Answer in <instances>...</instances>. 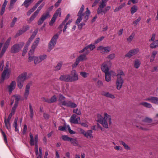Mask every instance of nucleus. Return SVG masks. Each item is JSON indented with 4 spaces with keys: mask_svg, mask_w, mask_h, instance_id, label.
Returning <instances> with one entry per match:
<instances>
[{
    "mask_svg": "<svg viewBox=\"0 0 158 158\" xmlns=\"http://www.w3.org/2000/svg\"><path fill=\"white\" fill-rule=\"evenodd\" d=\"M111 65V62L108 61L104 62L101 65V70L104 73L105 80L107 82L111 81V76L114 77L116 75L115 72L112 70L110 71Z\"/></svg>",
    "mask_w": 158,
    "mask_h": 158,
    "instance_id": "obj_1",
    "label": "nucleus"
},
{
    "mask_svg": "<svg viewBox=\"0 0 158 158\" xmlns=\"http://www.w3.org/2000/svg\"><path fill=\"white\" fill-rule=\"evenodd\" d=\"M106 6V4L100 2L99 6L98 9L97 14L98 15L105 14L110 9L111 7L110 6H106Z\"/></svg>",
    "mask_w": 158,
    "mask_h": 158,
    "instance_id": "obj_2",
    "label": "nucleus"
},
{
    "mask_svg": "<svg viewBox=\"0 0 158 158\" xmlns=\"http://www.w3.org/2000/svg\"><path fill=\"white\" fill-rule=\"evenodd\" d=\"M111 118L110 115L105 113L104 114V119L100 123L102 124L103 126L105 128H108V123L110 125L111 123Z\"/></svg>",
    "mask_w": 158,
    "mask_h": 158,
    "instance_id": "obj_3",
    "label": "nucleus"
},
{
    "mask_svg": "<svg viewBox=\"0 0 158 158\" xmlns=\"http://www.w3.org/2000/svg\"><path fill=\"white\" fill-rule=\"evenodd\" d=\"M24 45L23 42L14 45L11 48L10 52L12 53H16L19 52Z\"/></svg>",
    "mask_w": 158,
    "mask_h": 158,
    "instance_id": "obj_4",
    "label": "nucleus"
},
{
    "mask_svg": "<svg viewBox=\"0 0 158 158\" xmlns=\"http://www.w3.org/2000/svg\"><path fill=\"white\" fill-rule=\"evenodd\" d=\"M59 35L56 34L54 35L51 39L48 44V51L50 52L55 46L57 42V40L58 39Z\"/></svg>",
    "mask_w": 158,
    "mask_h": 158,
    "instance_id": "obj_5",
    "label": "nucleus"
},
{
    "mask_svg": "<svg viewBox=\"0 0 158 158\" xmlns=\"http://www.w3.org/2000/svg\"><path fill=\"white\" fill-rule=\"evenodd\" d=\"M10 70L6 67V69H5L2 72L1 79L0 80V83H3L5 79H8L10 75Z\"/></svg>",
    "mask_w": 158,
    "mask_h": 158,
    "instance_id": "obj_6",
    "label": "nucleus"
},
{
    "mask_svg": "<svg viewBox=\"0 0 158 158\" xmlns=\"http://www.w3.org/2000/svg\"><path fill=\"white\" fill-rule=\"evenodd\" d=\"M29 136L30 137V144L31 145L33 146L35 145V148H38V135H36L35 136L34 140L33 136L32 134L30 133L29 135Z\"/></svg>",
    "mask_w": 158,
    "mask_h": 158,
    "instance_id": "obj_7",
    "label": "nucleus"
},
{
    "mask_svg": "<svg viewBox=\"0 0 158 158\" xmlns=\"http://www.w3.org/2000/svg\"><path fill=\"white\" fill-rule=\"evenodd\" d=\"M97 50L99 51L102 54H104L105 53L109 52L110 51L111 47L109 46L104 47L101 46L97 47Z\"/></svg>",
    "mask_w": 158,
    "mask_h": 158,
    "instance_id": "obj_8",
    "label": "nucleus"
},
{
    "mask_svg": "<svg viewBox=\"0 0 158 158\" xmlns=\"http://www.w3.org/2000/svg\"><path fill=\"white\" fill-rule=\"evenodd\" d=\"M61 103L62 105L72 108H75L77 106L76 103L70 101H66L64 100L62 101Z\"/></svg>",
    "mask_w": 158,
    "mask_h": 158,
    "instance_id": "obj_9",
    "label": "nucleus"
},
{
    "mask_svg": "<svg viewBox=\"0 0 158 158\" xmlns=\"http://www.w3.org/2000/svg\"><path fill=\"white\" fill-rule=\"evenodd\" d=\"M50 16L48 11L46 12V13L43 14L40 19L38 22V24L40 25L42 24L44 21L47 18Z\"/></svg>",
    "mask_w": 158,
    "mask_h": 158,
    "instance_id": "obj_10",
    "label": "nucleus"
},
{
    "mask_svg": "<svg viewBox=\"0 0 158 158\" xmlns=\"http://www.w3.org/2000/svg\"><path fill=\"white\" fill-rule=\"evenodd\" d=\"M85 9V7L83 5H82L78 13L77 16H78L76 21V23L78 24L82 20V15Z\"/></svg>",
    "mask_w": 158,
    "mask_h": 158,
    "instance_id": "obj_11",
    "label": "nucleus"
},
{
    "mask_svg": "<svg viewBox=\"0 0 158 158\" xmlns=\"http://www.w3.org/2000/svg\"><path fill=\"white\" fill-rule=\"evenodd\" d=\"M124 83V80L123 78H117L116 81V86L117 89L119 90L121 88Z\"/></svg>",
    "mask_w": 158,
    "mask_h": 158,
    "instance_id": "obj_12",
    "label": "nucleus"
},
{
    "mask_svg": "<svg viewBox=\"0 0 158 158\" xmlns=\"http://www.w3.org/2000/svg\"><path fill=\"white\" fill-rule=\"evenodd\" d=\"M30 85L29 84H27L25 87L23 94V98L24 100H27L30 94Z\"/></svg>",
    "mask_w": 158,
    "mask_h": 158,
    "instance_id": "obj_13",
    "label": "nucleus"
},
{
    "mask_svg": "<svg viewBox=\"0 0 158 158\" xmlns=\"http://www.w3.org/2000/svg\"><path fill=\"white\" fill-rule=\"evenodd\" d=\"M139 51V49L138 48L131 49L125 55V56L130 58L132 56L137 54Z\"/></svg>",
    "mask_w": 158,
    "mask_h": 158,
    "instance_id": "obj_14",
    "label": "nucleus"
},
{
    "mask_svg": "<svg viewBox=\"0 0 158 158\" xmlns=\"http://www.w3.org/2000/svg\"><path fill=\"white\" fill-rule=\"evenodd\" d=\"M77 115L75 114H73L70 119V122L71 123L74 124H77L80 122V118L79 117L76 118Z\"/></svg>",
    "mask_w": 158,
    "mask_h": 158,
    "instance_id": "obj_15",
    "label": "nucleus"
},
{
    "mask_svg": "<svg viewBox=\"0 0 158 158\" xmlns=\"http://www.w3.org/2000/svg\"><path fill=\"white\" fill-rule=\"evenodd\" d=\"M71 75L72 76L70 75V82L76 81L78 80V76L75 70H73L71 72Z\"/></svg>",
    "mask_w": 158,
    "mask_h": 158,
    "instance_id": "obj_16",
    "label": "nucleus"
},
{
    "mask_svg": "<svg viewBox=\"0 0 158 158\" xmlns=\"http://www.w3.org/2000/svg\"><path fill=\"white\" fill-rule=\"evenodd\" d=\"M27 73L24 72L20 74L17 78V81L24 82L27 78Z\"/></svg>",
    "mask_w": 158,
    "mask_h": 158,
    "instance_id": "obj_17",
    "label": "nucleus"
},
{
    "mask_svg": "<svg viewBox=\"0 0 158 158\" xmlns=\"http://www.w3.org/2000/svg\"><path fill=\"white\" fill-rule=\"evenodd\" d=\"M59 79L61 81H64L66 82H70V75L65 74L60 76Z\"/></svg>",
    "mask_w": 158,
    "mask_h": 158,
    "instance_id": "obj_18",
    "label": "nucleus"
},
{
    "mask_svg": "<svg viewBox=\"0 0 158 158\" xmlns=\"http://www.w3.org/2000/svg\"><path fill=\"white\" fill-rule=\"evenodd\" d=\"M16 85V82L13 81L11 82L10 85L7 86V89L10 93H11L12 91L15 89Z\"/></svg>",
    "mask_w": 158,
    "mask_h": 158,
    "instance_id": "obj_19",
    "label": "nucleus"
},
{
    "mask_svg": "<svg viewBox=\"0 0 158 158\" xmlns=\"http://www.w3.org/2000/svg\"><path fill=\"white\" fill-rule=\"evenodd\" d=\"M90 13V12L88 8H86V11L85 13H82V17L83 16L84 21L85 22H86L88 20Z\"/></svg>",
    "mask_w": 158,
    "mask_h": 158,
    "instance_id": "obj_20",
    "label": "nucleus"
},
{
    "mask_svg": "<svg viewBox=\"0 0 158 158\" xmlns=\"http://www.w3.org/2000/svg\"><path fill=\"white\" fill-rule=\"evenodd\" d=\"M145 101H148L151 103L158 105V98L155 97H151L145 99Z\"/></svg>",
    "mask_w": 158,
    "mask_h": 158,
    "instance_id": "obj_21",
    "label": "nucleus"
},
{
    "mask_svg": "<svg viewBox=\"0 0 158 158\" xmlns=\"http://www.w3.org/2000/svg\"><path fill=\"white\" fill-rule=\"evenodd\" d=\"M101 95L112 99H114L115 98V97L114 95L110 94L108 92L102 91L101 92Z\"/></svg>",
    "mask_w": 158,
    "mask_h": 158,
    "instance_id": "obj_22",
    "label": "nucleus"
},
{
    "mask_svg": "<svg viewBox=\"0 0 158 158\" xmlns=\"http://www.w3.org/2000/svg\"><path fill=\"white\" fill-rule=\"evenodd\" d=\"M101 95L112 99H114L115 98V97L114 95L110 94L108 92L102 91L101 92Z\"/></svg>",
    "mask_w": 158,
    "mask_h": 158,
    "instance_id": "obj_23",
    "label": "nucleus"
},
{
    "mask_svg": "<svg viewBox=\"0 0 158 158\" xmlns=\"http://www.w3.org/2000/svg\"><path fill=\"white\" fill-rule=\"evenodd\" d=\"M92 131L91 130H88L86 132H85L84 135L87 138H93V137L92 135Z\"/></svg>",
    "mask_w": 158,
    "mask_h": 158,
    "instance_id": "obj_24",
    "label": "nucleus"
},
{
    "mask_svg": "<svg viewBox=\"0 0 158 158\" xmlns=\"http://www.w3.org/2000/svg\"><path fill=\"white\" fill-rule=\"evenodd\" d=\"M87 59L85 55L81 54L76 59L80 62V61H83L87 60Z\"/></svg>",
    "mask_w": 158,
    "mask_h": 158,
    "instance_id": "obj_25",
    "label": "nucleus"
},
{
    "mask_svg": "<svg viewBox=\"0 0 158 158\" xmlns=\"http://www.w3.org/2000/svg\"><path fill=\"white\" fill-rule=\"evenodd\" d=\"M158 47V40H156L150 44V47L152 49L156 48Z\"/></svg>",
    "mask_w": 158,
    "mask_h": 158,
    "instance_id": "obj_26",
    "label": "nucleus"
},
{
    "mask_svg": "<svg viewBox=\"0 0 158 158\" xmlns=\"http://www.w3.org/2000/svg\"><path fill=\"white\" fill-rule=\"evenodd\" d=\"M54 17L57 18L58 16L61 17V9L60 8H58L56 11L53 15Z\"/></svg>",
    "mask_w": 158,
    "mask_h": 158,
    "instance_id": "obj_27",
    "label": "nucleus"
},
{
    "mask_svg": "<svg viewBox=\"0 0 158 158\" xmlns=\"http://www.w3.org/2000/svg\"><path fill=\"white\" fill-rule=\"evenodd\" d=\"M33 1V0H25L22 6H24L25 7L27 8Z\"/></svg>",
    "mask_w": 158,
    "mask_h": 158,
    "instance_id": "obj_28",
    "label": "nucleus"
},
{
    "mask_svg": "<svg viewBox=\"0 0 158 158\" xmlns=\"http://www.w3.org/2000/svg\"><path fill=\"white\" fill-rule=\"evenodd\" d=\"M17 0H10L9 6L8 9L9 10H10L14 7V6Z\"/></svg>",
    "mask_w": 158,
    "mask_h": 158,
    "instance_id": "obj_29",
    "label": "nucleus"
},
{
    "mask_svg": "<svg viewBox=\"0 0 158 158\" xmlns=\"http://www.w3.org/2000/svg\"><path fill=\"white\" fill-rule=\"evenodd\" d=\"M4 121L6 128L8 130L10 129L11 128V126L10 121H7L6 117L4 118Z\"/></svg>",
    "mask_w": 158,
    "mask_h": 158,
    "instance_id": "obj_30",
    "label": "nucleus"
},
{
    "mask_svg": "<svg viewBox=\"0 0 158 158\" xmlns=\"http://www.w3.org/2000/svg\"><path fill=\"white\" fill-rule=\"evenodd\" d=\"M29 112L30 113V116L31 118L32 119L33 118L34 116V112L33 109L32 107V106L31 103H30L29 104Z\"/></svg>",
    "mask_w": 158,
    "mask_h": 158,
    "instance_id": "obj_31",
    "label": "nucleus"
},
{
    "mask_svg": "<svg viewBox=\"0 0 158 158\" xmlns=\"http://www.w3.org/2000/svg\"><path fill=\"white\" fill-rule=\"evenodd\" d=\"M140 105H142L144 106V107H145L147 108H151L152 107V105L149 103H148L147 102H142L141 103H140Z\"/></svg>",
    "mask_w": 158,
    "mask_h": 158,
    "instance_id": "obj_32",
    "label": "nucleus"
},
{
    "mask_svg": "<svg viewBox=\"0 0 158 158\" xmlns=\"http://www.w3.org/2000/svg\"><path fill=\"white\" fill-rule=\"evenodd\" d=\"M37 15H38L37 14L34 12L29 18V19L27 20L28 23H31L33 20H34Z\"/></svg>",
    "mask_w": 158,
    "mask_h": 158,
    "instance_id": "obj_33",
    "label": "nucleus"
},
{
    "mask_svg": "<svg viewBox=\"0 0 158 158\" xmlns=\"http://www.w3.org/2000/svg\"><path fill=\"white\" fill-rule=\"evenodd\" d=\"M18 118L17 117H16L15 118L14 123L13 124V126L14 127H15V131H19L18 129L17 128L18 125L17 123V121H18Z\"/></svg>",
    "mask_w": 158,
    "mask_h": 158,
    "instance_id": "obj_34",
    "label": "nucleus"
},
{
    "mask_svg": "<svg viewBox=\"0 0 158 158\" xmlns=\"http://www.w3.org/2000/svg\"><path fill=\"white\" fill-rule=\"evenodd\" d=\"M57 100L56 96L55 95H53L50 99H49V103L54 102Z\"/></svg>",
    "mask_w": 158,
    "mask_h": 158,
    "instance_id": "obj_35",
    "label": "nucleus"
},
{
    "mask_svg": "<svg viewBox=\"0 0 158 158\" xmlns=\"http://www.w3.org/2000/svg\"><path fill=\"white\" fill-rule=\"evenodd\" d=\"M138 10V7L136 5H134L132 6L131 9V12L132 14L136 12Z\"/></svg>",
    "mask_w": 158,
    "mask_h": 158,
    "instance_id": "obj_36",
    "label": "nucleus"
},
{
    "mask_svg": "<svg viewBox=\"0 0 158 158\" xmlns=\"http://www.w3.org/2000/svg\"><path fill=\"white\" fill-rule=\"evenodd\" d=\"M17 86L20 89H22L24 85V82L17 81Z\"/></svg>",
    "mask_w": 158,
    "mask_h": 158,
    "instance_id": "obj_37",
    "label": "nucleus"
},
{
    "mask_svg": "<svg viewBox=\"0 0 158 158\" xmlns=\"http://www.w3.org/2000/svg\"><path fill=\"white\" fill-rule=\"evenodd\" d=\"M103 119L104 118L100 114H98L96 120L97 122L100 123L101 122H102Z\"/></svg>",
    "mask_w": 158,
    "mask_h": 158,
    "instance_id": "obj_38",
    "label": "nucleus"
},
{
    "mask_svg": "<svg viewBox=\"0 0 158 158\" xmlns=\"http://www.w3.org/2000/svg\"><path fill=\"white\" fill-rule=\"evenodd\" d=\"M135 35V34L134 33H132L129 37L127 39V40L128 42L129 43L131 42L133 39Z\"/></svg>",
    "mask_w": 158,
    "mask_h": 158,
    "instance_id": "obj_39",
    "label": "nucleus"
},
{
    "mask_svg": "<svg viewBox=\"0 0 158 158\" xmlns=\"http://www.w3.org/2000/svg\"><path fill=\"white\" fill-rule=\"evenodd\" d=\"M126 4L125 3H123L120 5L119 6L117 7L114 10V11L115 12H117L125 6Z\"/></svg>",
    "mask_w": 158,
    "mask_h": 158,
    "instance_id": "obj_40",
    "label": "nucleus"
},
{
    "mask_svg": "<svg viewBox=\"0 0 158 158\" xmlns=\"http://www.w3.org/2000/svg\"><path fill=\"white\" fill-rule=\"evenodd\" d=\"M13 97H15V103H17V105H18L19 101L20 100L21 96L19 95H15L13 96Z\"/></svg>",
    "mask_w": 158,
    "mask_h": 158,
    "instance_id": "obj_41",
    "label": "nucleus"
},
{
    "mask_svg": "<svg viewBox=\"0 0 158 158\" xmlns=\"http://www.w3.org/2000/svg\"><path fill=\"white\" fill-rule=\"evenodd\" d=\"M140 64V62L139 60H137L135 61L134 66L135 68L138 69L139 67Z\"/></svg>",
    "mask_w": 158,
    "mask_h": 158,
    "instance_id": "obj_42",
    "label": "nucleus"
},
{
    "mask_svg": "<svg viewBox=\"0 0 158 158\" xmlns=\"http://www.w3.org/2000/svg\"><path fill=\"white\" fill-rule=\"evenodd\" d=\"M86 47L87 50L89 48L91 51L93 50L95 48V45L92 44L89 45Z\"/></svg>",
    "mask_w": 158,
    "mask_h": 158,
    "instance_id": "obj_43",
    "label": "nucleus"
},
{
    "mask_svg": "<svg viewBox=\"0 0 158 158\" xmlns=\"http://www.w3.org/2000/svg\"><path fill=\"white\" fill-rule=\"evenodd\" d=\"M11 38L10 37H9L7 39L6 42H5L4 44V45L3 46L4 47L8 48L9 45L10 44V42L11 40Z\"/></svg>",
    "mask_w": 158,
    "mask_h": 158,
    "instance_id": "obj_44",
    "label": "nucleus"
},
{
    "mask_svg": "<svg viewBox=\"0 0 158 158\" xmlns=\"http://www.w3.org/2000/svg\"><path fill=\"white\" fill-rule=\"evenodd\" d=\"M115 57V54L114 53H112L108 55L106 58L109 60L113 59Z\"/></svg>",
    "mask_w": 158,
    "mask_h": 158,
    "instance_id": "obj_45",
    "label": "nucleus"
},
{
    "mask_svg": "<svg viewBox=\"0 0 158 158\" xmlns=\"http://www.w3.org/2000/svg\"><path fill=\"white\" fill-rule=\"evenodd\" d=\"M17 18L16 17H14L11 23L10 26L11 27H14L16 22L17 21Z\"/></svg>",
    "mask_w": 158,
    "mask_h": 158,
    "instance_id": "obj_46",
    "label": "nucleus"
},
{
    "mask_svg": "<svg viewBox=\"0 0 158 158\" xmlns=\"http://www.w3.org/2000/svg\"><path fill=\"white\" fill-rule=\"evenodd\" d=\"M152 119L148 117H146L143 120V121L147 123H150L152 122Z\"/></svg>",
    "mask_w": 158,
    "mask_h": 158,
    "instance_id": "obj_47",
    "label": "nucleus"
},
{
    "mask_svg": "<svg viewBox=\"0 0 158 158\" xmlns=\"http://www.w3.org/2000/svg\"><path fill=\"white\" fill-rule=\"evenodd\" d=\"M70 139L69 142H70L73 145H77L78 144V142L76 139L72 138Z\"/></svg>",
    "mask_w": 158,
    "mask_h": 158,
    "instance_id": "obj_48",
    "label": "nucleus"
},
{
    "mask_svg": "<svg viewBox=\"0 0 158 158\" xmlns=\"http://www.w3.org/2000/svg\"><path fill=\"white\" fill-rule=\"evenodd\" d=\"M85 51V54L86 55L88 54L89 53V50H87L86 47L84 48L81 50L79 52V53H81Z\"/></svg>",
    "mask_w": 158,
    "mask_h": 158,
    "instance_id": "obj_49",
    "label": "nucleus"
},
{
    "mask_svg": "<svg viewBox=\"0 0 158 158\" xmlns=\"http://www.w3.org/2000/svg\"><path fill=\"white\" fill-rule=\"evenodd\" d=\"M18 106V105H17V103L14 104V106L13 107H12V110H11V114H15V112L16 109V108Z\"/></svg>",
    "mask_w": 158,
    "mask_h": 158,
    "instance_id": "obj_50",
    "label": "nucleus"
},
{
    "mask_svg": "<svg viewBox=\"0 0 158 158\" xmlns=\"http://www.w3.org/2000/svg\"><path fill=\"white\" fill-rule=\"evenodd\" d=\"M62 64V63L61 62H59L55 67V70L57 71L59 70L60 69Z\"/></svg>",
    "mask_w": 158,
    "mask_h": 158,
    "instance_id": "obj_51",
    "label": "nucleus"
},
{
    "mask_svg": "<svg viewBox=\"0 0 158 158\" xmlns=\"http://www.w3.org/2000/svg\"><path fill=\"white\" fill-rule=\"evenodd\" d=\"M62 139L64 141H69L71 138L69 137L67 135H63L62 136Z\"/></svg>",
    "mask_w": 158,
    "mask_h": 158,
    "instance_id": "obj_52",
    "label": "nucleus"
},
{
    "mask_svg": "<svg viewBox=\"0 0 158 158\" xmlns=\"http://www.w3.org/2000/svg\"><path fill=\"white\" fill-rule=\"evenodd\" d=\"M7 48H6V47H5L4 46L3 47L2 50L1 52L0 53V58L2 57V56H3V55L4 54V53L5 52Z\"/></svg>",
    "mask_w": 158,
    "mask_h": 158,
    "instance_id": "obj_53",
    "label": "nucleus"
},
{
    "mask_svg": "<svg viewBox=\"0 0 158 158\" xmlns=\"http://www.w3.org/2000/svg\"><path fill=\"white\" fill-rule=\"evenodd\" d=\"M73 112L74 113H76L78 115H80L81 114V112L80 110L78 108L74 109Z\"/></svg>",
    "mask_w": 158,
    "mask_h": 158,
    "instance_id": "obj_54",
    "label": "nucleus"
},
{
    "mask_svg": "<svg viewBox=\"0 0 158 158\" xmlns=\"http://www.w3.org/2000/svg\"><path fill=\"white\" fill-rule=\"evenodd\" d=\"M40 62H41V61L40 60L39 57L35 56L34 60V64H37Z\"/></svg>",
    "mask_w": 158,
    "mask_h": 158,
    "instance_id": "obj_55",
    "label": "nucleus"
},
{
    "mask_svg": "<svg viewBox=\"0 0 158 158\" xmlns=\"http://www.w3.org/2000/svg\"><path fill=\"white\" fill-rule=\"evenodd\" d=\"M6 6V5H2L0 10V15H2L3 14L5 11V9Z\"/></svg>",
    "mask_w": 158,
    "mask_h": 158,
    "instance_id": "obj_56",
    "label": "nucleus"
},
{
    "mask_svg": "<svg viewBox=\"0 0 158 158\" xmlns=\"http://www.w3.org/2000/svg\"><path fill=\"white\" fill-rule=\"evenodd\" d=\"M47 55H41L39 56L40 60V61L42 62L47 58Z\"/></svg>",
    "mask_w": 158,
    "mask_h": 158,
    "instance_id": "obj_57",
    "label": "nucleus"
},
{
    "mask_svg": "<svg viewBox=\"0 0 158 158\" xmlns=\"http://www.w3.org/2000/svg\"><path fill=\"white\" fill-rule=\"evenodd\" d=\"M56 19V17H54V16H53L49 23V25L51 26L55 22Z\"/></svg>",
    "mask_w": 158,
    "mask_h": 158,
    "instance_id": "obj_58",
    "label": "nucleus"
},
{
    "mask_svg": "<svg viewBox=\"0 0 158 158\" xmlns=\"http://www.w3.org/2000/svg\"><path fill=\"white\" fill-rule=\"evenodd\" d=\"M80 75L84 78L86 77L87 76L89 75L88 73H87L85 72H81L80 73Z\"/></svg>",
    "mask_w": 158,
    "mask_h": 158,
    "instance_id": "obj_59",
    "label": "nucleus"
},
{
    "mask_svg": "<svg viewBox=\"0 0 158 158\" xmlns=\"http://www.w3.org/2000/svg\"><path fill=\"white\" fill-rule=\"evenodd\" d=\"M66 128L68 129L69 133L71 134H73L75 133V132L71 129L69 125L66 126Z\"/></svg>",
    "mask_w": 158,
    "mask_h": 158,
    "instance_id": "obj_60",
    "label": "nucleus"
},
{
    "mask_svg": "<svg viewBox=\"0 0 158 158\" xmlns=\"http://www.w3.org/2000/svg\"><path fill=\"white\" fill-rule=\"evenodd\" d=\"M104 38L105 37L104 36H102L96 40L95 42V43L96 44H97L102 41Z\"/></svg>",
    "mask_w": 158,
    "mask_h": 158,
    "instance_id": "obj_61",
    "label": "nucleus"
},
{
    "mask_svg": "<svg viewBox=\"0 0 158 158\" xmlns=\"http://www.w3.org/2000/svg\"><path fill=\"white\" fill-rule=\"evenodd\" d=\"M24 33V31L22 29L19 30L16 35V36H19Z\"/></svg>",
    "mask_w": 158,
    "mask_h": 158,
    "instance_id": "obj_62",
    "label": "nucleus"
},
{
    "mask_svg": "<svg viewBox=\"0 0 158 158\" xmlns=\"http://www.w3.org/2000/svg\"><path fill=\"white\" fill-rule=\"evenodd\" d=\"M124 75V74L123 72V71H121L119 73L117 74L116 76L117 78H122L121 76Z\"/></svg>",
    "mask_w": 158,
    "mask_h": 158,
    "instance_id": "obj_63",
    "label": "nucleus"
},
{
    "mask_svg": "<svg viewBox=\"0 0 158 158\" xmlns=\"http://www.w3.org/2000/svg\"><path fill=\"white\" fill-rule=\"evenodd\" d=\"M97 85L98 87H100L103 85V83L102 81L99 80L97 82Z\"/></svg>",
    "mask_w": 158,
    "mask_h": 158,
    "instance_id": "obj_64",
    "label": "nucleus"
}]
</instances>
